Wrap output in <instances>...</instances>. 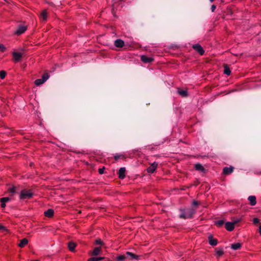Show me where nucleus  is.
<instances>
[{
    "label": "nucleus",
    "instance_id": "c03bdc74",
    "mask_svg": "<svg viewBox=\"0 0 261 261\" xmlns=\"http://www.w3.org/2000/svg\"><path fill=\"white\" fill-rule=\"evenodd\" d=\"M216 7L215 5L213 4V11H215V9H216Z\"/></svg>",
    "mask_w": 261,
    "mask_h": 261
},
{
    "label": "nucleus",
    "instance_id": "ea45409f",
    "mask_svg": "<svg viewBox=\"0 0 261 261\" xmlns=\"http://www.w3.org/2000/svg\"><path fill=\"white\" fill-rule=\"evenodd\" d=\"M88 261H96V257H91L88 259Z\"/></svg>",
    "mask_w": 261,
    "mask_h": 261
},
{
    "label": "nucleus",
    "instance_id": "a878e982",
    "mask_svg": "<svg viewBox=\"0 0 261 261\" xmlns=\"http://www.w3.org/2000/svg\"><path fill=\"white\" fill-rule=\"evenodd\" d=\"M8 192L11 194V195L14 194L16 192V187L14 186L11 187L9 188Z\"/></svg>",
    "mask_w": 261,
    "mask_h": 261
},
{
    "label": "nucleus",
    "instance_id": "20e7f679",
    "mask_svg": "<svg viewBox=\"0 0 261 261\" xmlns=\"http://www.w3.org/2000/svg\"><path fill=\"white\" fill-rule=\"evenodd\" d=\"M192 47L196 51H197L200 55H203L204 51L203 48L201 47L200 45L199 44H196L193 45Z\"/></svg>",
    "mask_w": 261,
    "mask_h": 261
},
{
    "label": "nucleus",
    "instance_id": "ddd939ff",
    "mask_svg": "<svg viewBox=\"0 0 261 261\" xmlns=\"http://www.w3.org/2000/svg\"><path fill=\"white\" fill-rule=\"evenodd\" d=\"M114 45L117 47H122L124 45V42L121 39H117L114 42Z\"/></svg>",
    "mask_w": 261,
    "mask_h": 261
},
{
    "label": "nucleus",
    "instance_id": "b1692460",
    "mask_svg": "<svg viewBox=\"0 0 261 261\" xmlns=\"http://www.w3.org/2000/svg\"><path fill=\"white\" fill-rule=\"evenodd\" d=\"M126 254L127 255H129L131 257V258L132 259H138L139 257L138 256L135 255V254L130 252H126Z\"/></svg>",
    "mask_w": 261,
    "mask_h": 261
},
{
    "label": "nucleus",
    "instance_id": "393cba45",
    "mask_svg": "<svg viewBox=\"0 0 261 261\" xmlns=\"http://www.w3.org/2000/svg\"><path fill=\"white\" fill-rule=\"evenodd\" d=\"M224 73L228 75H230L231 73V70L226 65L224 66Z\"/></svg>",
    "mask_w": 261,
    "mask_h": 261
},
{
    "label": "nucleus",
    "instance_id": "6e6552de",
    "mask_svg": "<svg viewBox=\"0 0 261 261\" xmlns=\"http://www.w3.org/2000/svg\"><path fill=\"white\" fill-rule=\"evenodd\" d=\"M13 60L15 62H18L22 58V54L18 52H13L12 53Z\"/></svg>",
    "mask_w": 261,
    "mask_h": 261
},
{
    "label": "nucleus",
    "instance_id": "37998d69",
    "mask_svg": "<svg viewBox=\"0 0 261 261\" xmlns=\"http://www.w3.org/2000/svg\"><path fill=\"white\" fill-rule=\"evenodd\" d=\"M259 232L261 236V225H260L259 227Z\"/></svg>",
    "mask_w": 261,
    "mask_h": 261
},
{
    "label": "nucleus",
    "instance_id": "1a4fd4ad",
    "mask_svg": "<svg viewBox=\"0 0 261 261\" xmlns=\"http://www.w3.org/2000/svg\"><path fill=\"white\" fill-rule=\"evenodd\" d=\"M141 61L145 63H150L153 61V59L151 57H148L146 56L143 55L141 57Z\"/></svg>",
    "mask_w": 261,
    "mask_h": 261
},
{
    "label": "nucleus",
    "instance_id": "5701e85b",
    "mask_svg": "<svg viewBox=\"0 0 261 261\" xmlns=\"http://www.w3.org/2000/svg\"><path fill=\"white\" fill-rule=\"evenodd\" d=\"M213 222L218 227H221L224 224V221L223 220L215 221Z\"/></svg>",
    "mask_w": 261,
    "mask_h": 261
},
{
    "label": "nucleus",
    "instance_id": "c756f323",
    "mask_svg": "<svg viewBox=\"0 0 261 261\" xmlns=\"http://www.w3.org/2000/svg\"><path fill=\"white\" fill-rule=\"evenodd\" d=\"M9 200H10V199L8 197H3V198H1V202L6 203L7 201H8Z\"/></svg>",
    "mask_w": 261,
    "mask_h": 261
},
{
    "label": "nucleus",
    "instance_id": "f3484780",
    "mask_svg": "<svg viewBox=\"0 0 261 261\" xmlns=\"http://www.w3.org/2000/svg\"><path fill=\"white\" fill-rule=\"evenodd\" d=\"M54 214V211L52 209H48L46 211L44 212V215L48 218H51L53 216Z\"/></svg>",
    "mask_w": 261,
    "mask_h": 261
},
{
    "label": "nucleus",
    "instance_id": "423d86ee",
    "mask_svg": "<svg viewBox=\"0 0 261 261\" xmlns=\"http://www.w3.org/2000/svg\"><path fill=\"white\" fill-rule=\"evenodd\" d=\"M27 30V27L24 25H19L18 29L15 31V34L17 35H20L23 33Z\"/></svg>",
    "mask_w": 261,
    "mask_h": 261
},
{
    "label": "nucleus",
    "instance_id": "49530a36",
    "mask_svg": "<svg viewBox=\"0 0 261 261\" xmlns=\"http://www.w3.org/2000/svg\"><path fill=\"white\" fill-rule=\"evenodd\" d=\"M211 2H212V0H210Z\"/></svg>",
    "mask_w": 261,
    "mask_h": 261
},
{
    "label": "nucleus",
    "instance_id": "4c0bfd02",
    "mask_svg": "<svg viewBox=\"0 0 261 261\" xmlns=\"http://www.w3.org/2000/svg\"><path fill=\"white\" fill-rule=\"evenodd\" d=\"M218 244V241L217 239L213 238V246L217 245Z\"/></svg>",
    "mask_w": 261,
    "mask_h": 261
},
{
    "label": "nucleus",
    "instance_id": "e433bc0d",
    "mask_svg": "<svg viewBox=\"0 0 261 261\" xmlns=\"http://www.w3.org/2000/svg\"><path fill=\"white\" fill-rule=\"evenodd\" d=\"M104 170H105L104 168L99 169V170H98L99 173L100 174H103L104 172Z\"/></svg>",
    "mask_w": 261,
    "mask_h": 261
},
{
    "label": "nucleus",
    "instance_id": "de8ad7c7",
    "mask_svg": "<svg viewBox=\"0 0 261 261\" xmlns=\"http://www.w3.org/2000/svg\"><path fill=\"white\" fill-rule=\"evenodd\" d=\"M213 1H214V0H213Z\"/></svg>",
    "mask_w": 261,
    "mask_h": 261
},
{
    "label": "nucleus",
    "instance_id": "bb28decb",
    "mask_svg": "<svg viewBox=\"0 0 261 261\" xmlns=\"http://www.w3.org/2000/svg\"><path fill=\"white\" fill-rule=\"evenodd\" d=\"M95 244L96 245H100L102 246L104 245L103 241L100 239H96L95 241Z\"/></svg>",
    "mask_w": 261,
    "mask_h": 261
},
{
    "label": "nucleus",
    "instance_id": "c9c22d12",
    "mask_svg": "<svg viewBox=\"0 0 261 261\" xmlns=\"http://www.w3.org/2000/svg\"><path fill=\"white\" fill-rule=\"evenodd\" d=\"M198 202L194 200L192 202V207L194 208V207L195 206L198 205Z\"/></svg>",
    "mask_w": 261,
    "mask_h": 261
},
{
    "label": "nucleus",
    "instance_id": "c85d7f7f",
    "mask_svg": "<svg viewBox=\"0 0 261 261\" xmlns=\"http://www.w3.org/2000/svg\"><path fill=\"white\" fill-rule=\"evenodd\" d=\"M126 258V256L124 255H120L117 256V259L118 260H123Z\"/></svg>",
    "mask_w": 261,
    "mask_h": 261
},
{
    "label": "nucleus",
    "instance_id": "9d476101",
    "mask_svg": "<svg viewBox=\"0 0 261 261\" xmlns=\"http://www.w3.org/2000/svg\"><path fill=\"white\" fill-rule=\"evenodd\" d=\"M225 227L228 231H231L234 228V223L230 222H227L225 223Z\"/></svg>",
    "mask_w": 261,
    "mask_h": 261
},
{
    "label": "nucleus",
    "instance_id": "473e14b6",
    "mask_svg": "<svg viewBox=\"0 0 261 261\" xmlns=\"http://www.w3.org/2000/svg\"><path fill=\"white\" fill-rule=\"evenodd\" d=\"M5 50H6L5 46L2 44H0V50L2 52H4L5 51Z\"/></svg>",
    "mask_w": 261,
    "mask_h": 261
},
{
    "label": "nucleus",
    "instance_id": "79ce46f5",
    "mask_svg": "<svg viewBox=\"0 0 261 261\" xmlns=\"http://www.w3.org/2000/svg\"><path fill=\"white\" fill-rule=\"evenodd\" d=\"M1 206L2 207H5L6 206L5 202H1Z\"/></svg>",
    "mask_w": 261,
    "mask_h": 261
},
{
    "label": "nucleus",
    "instance_id": "58836bf2",
    "mask_svg": "<svg viewBox=\"0 0 261 261\" xmlns=\"http://www.w3.org/2000/svg\"><path fill=\"white\" fill-rule=\"evenodd\" d=\"M96 261H100L104 258L103 257H95Z\"/></svg>",
    "mask_w": 261,
    "mask_h": 261
},
{
    "label": "nucleus",
    "instance_id": "2f4dec72",
    "mask_svg": "<svg viewBox=\"0 0 261 261\" xmlns=\"http://www.w3.org/2000/svg\"><path fill=\"white\" fill-rule=\"evenodd\" d=\"M122 158H123V155L121 154H116L114 156V158H115V160H117Z\"/></svg>",
    "mask_w": 261,
    "mask_h": 261
},
{
    "label": "nucleus",
    "instance_id": "7ed1b4c3",
    "mask_svg": "<svg viewBox=\"0 0 261 261\" xmlns=\"http://www.w3.org/2000/svg\"><path fill=\"white\" fill-rule=\"evenodd\" d=\"M49 77V75L47 73H45L43 74L42 79H37L35 81V84L37 86H40L43 84Z\"/></svg>",
    "mask_w": 261,
    "mask_h": 261
},
{
    "label": "nucleus",
    "instance_id": "a19ab883",
    "mask_svg": "<svg viewBox=\"0 0 261 261\" xmlns=\"http://www.w3.org/2000/svg\"><path fill=\"white\" fill-rule=\"evenodd\" d=\"M240 221V219H237L236 220H234L232 223H234V225Z\"/></svg>",
    "mask_w": 261,
    "mask_h": 261
},
{
    "label": "nucleus",
    "instance_id": "dca6fc26",
    "mask_svg": "<svg viewBox=\"0 0 261 261\" xmlns=\"http://www.w3.org/2000/svg\"><path fill=\"white\" fill-rule=\"evenodd\" d=\"M68 248L70 250V251H71L72 252H74L75 250V248L76 246V243H75L73 242H69L68 243Z\"/></svg>",
    "mask_w": 261,
    "mask_h": 261
},
{
    "label": "nucleus",
    "instance_id": "4468645a",
    "mask_svg": "<svg viewBox=\"0 0 261 261\" xmlns=\"http://www.w3.org/2000/svg\"><path fill=\"white\" fill-rule=\"evenodd\" d=\"M40 18L42 21H45L47 18V13L46 10H43L40 14Z\"/></svg>",
    "mask_w": 261,
    "mask_h": 261
},
{
    "label": "nucleus",
    "instance_id": "aec40b11",
    "mask_svg": "<svg viewBox=\"0 0 261 261\" xmlns=\"http://www.w3.org/2000/svg\"><path fill=\"white\" fill-rule=\"evenodd\" d=\"M195 168L196 170L199 171L201 172H205V169L203 168V167L200 164H196L195 165Z\"/></svg>",
    "mask_w": 261,
    "mask_h": 261
},
{
    "label": "nucleus",
    "instance_id": "72a5a7b5",
    "mask_svg": "<svg viewBox=\"0 0 261 261\" xmlns=\"http://www.w3.org/2000/svg\"><path fill=\"white\" fill-rule=\"evenodd\" d=\"M253 222L254 224H258L259 223V220L258 218H255L253 219Z\"/></svg>",
    "mask_w": 261,
    "mask_h": 261
},
{
    "label": "nucleus",
    "instance_id": "39448f33",
    "mask_svg": "<svg viewBox=\"0 0 261 261\" xmlns=\"http://www.w3.org/2000/svg\"><path fill=\"white\" fill-rule=\"evenodd\" d=\"M158 164L156 162H154L151 164L149 167L147 169V171L148 173H152L154 172L158 167Z\"/></svg>",
    "mask_w": 261,
    "mask_h": 261
},
{
    "label": "nucleus",
    "instance_id": "cd10ccee",
    "mask_svg": "<svg viewBox=\"0 0 261 261\" xmlns=\"http://www.w3.org/2000/svg\"><path fill=\"white\" fill-rule=\"evenodd\" d=\"M6 73L5 71L2 70L0 71V77L4 79L6 76Z\"/></svg>",
    "mask_w": 261,
    "mask_h": 261
},
{
    "label": "nucleus",
    "instance_id": "9b49d317",
    "mask_svg": "<svg viewBox=\"0 0 261 261\" xmlns=\"http://www.w3.org/2000/svg\"><path fill=\"white\" fill-rule=\"evenodd\" d=\"M233 169L234 168L232 166L229 167H225L223 169V172L226 175H228L233 172Z\"/></svg>",
    "mask_w": 261,
    "mask_h": 261
},
{
    "label": "nucleus",
    "instance_id": "f704fd0d",
    "mask_svg": "<svg viewBox=\"0 0 261 261\" xmlns=\"http://www.w3.org/2000/svg\"><path fill=\"white\" fill-rule=\"evenodd\" d=\"M208 242L211 245H212V236L210 235L208 237Z\"/></svg>",
    "mask_w": 261,
    "mask_h": 261
},
{
    "label": "nucleus",
    "instance_id": "f03ea898",
    "mask_svg": "<svg viewBox=\"0 0 261 261\" xmlns=\"http://www.w3.org/2000/svg\"><path fill=\"white\" fill-rule=\"evenodd\" d=\"M33 196V193L31 190H22L19 195V198L21 199H29Z\"/></svg>",
    "mask_w": 261,
    "mask_h": 261
},
{
    "label": "nucleus",
    "instance_id": "7c9ffc66",
    "mask_svg": "<svg viewBox=\"0 0 261 261\" xmlns=\"http://www.w3.org/2000/svg\"><path fill=\"white\" fill-rule=\"evenodd\" d=\"M7 231V229L4 226L0 225V231L5 232Z\"/></svg>",
    "mask_w": 261,
    "mask_h": 261
},
{
    "label": "nucleus",
    "instance_id": "a211bd4d",
    "mask_svg": "<svg viewBox=\"0 0 261 261\" xmlns=\"http://www.w3.org/2000/svg\"><path fill=\"white\" fill-rule=\"evenodd\" d=\"M242 244L240 243H233L231 245V248L234 250H239L241 248Z\"/></svg>",
    "mask_w": 261,
    "mask_h": 261
},
{
    "label": "nucleus",
    "instance_id": "f8f14e48",
    "mask_svg": "<svg viewBox=\"0 0 261 261\" xmlns=\"http://www.w3.org/2000/svg\"><path fill=\"white\" fill-rule=\"evenodd\" d=\"M125 168L124 167L120 168L119 170V172H118L119 178L120 179H123L125 176Z\"/></svg>",
    "mask_w": 261,
    "mask_h": 261
},
{
    "label": "nucleus",
    "instance_id": "4be33fe9",
    "mask_svg": "<svg viewBox=\"0 0 261 261\" xmlns=\"http://www.w3.org/2000/svg\"><path fill=\"white\" fill-rule=\"evenodd\" d=\"M178 93L182 97H186L188 96L187 91L182 89H178Z\"/></svg>",
    "mask_w": 261,
    "mask_h": 261
},
{
    "label": "nucleus",
    "instance_id": "0eeeda50",
    "mask_svg": "<svg viewBox=\"0 0 261 261\" xmlns=\"http://www.w3.org/2000/svg\"><path fill=\"white\" fill-rule=\"evenodd\" d=\"M215 255L217 258L223 255L224 253V251L222 247H218L215 249Z\"/></svg>",
    "mask_w": 261,
    "mask_h": 261
},
{
    "label": "nucleus",
    "instance_id": "a18cd8bd",
    "mask_svg": "<svg viewBox=\"0 0 261 261\" xmlns=\"http://www.w3.org/2000/svg\"><path fill=\"white\" fill-rule=\"evenodd\" d=\"M220 2H222V0H218Z\"/></svg>",
    "mask_w": 261,
    "mask_h": 261
},
{
    "label": "nucleus",
    "instance_id": "2eb2a0df",
    "mask_svg": "<svg viewBox=\"0 0 261 261\" xmlns=\"http://www.w3.org/2000/svg\"><path fill=\"white\" fill-rule=\"evenodd\" d=\"M248 200L250 202L251 205L253 206L256 204V197L254 196H249L248 198Z\"/></svg>",
    "mask_w": 261,
    "mask_h": 261
},
{
    "label": "nucleus",
    "instance_id": "412c9836",
    "mask_svg": "<svg viewBox=\"0 0 261 261\" xmlns=\"http://www.w3.org/2000/svg\"><path fill=\"white\" fill-rule=\"evenodd\" d=\"M28 243V240L26 238L22 239L19 244H18L19 247L22 248Z\"/></svg>",
    "mask_w": 261,
    "mask_h": 261
},
{
    "label": "nucleus",
    "instance_id": "f257e3e1",
    "mask_svg": "<svg viewBox=\"0 0 261 261\" xmlns=\"http://www.w3.org/2000/svg\"><path fill=\"white\" fill-rule=\"evenodd\" d=\"M195 208L191 207L181 211L180 218L184 219L191 218L195 212Z\"/></svg>",
    "mask_w": 261,
    "mask_h": 261
},
{
    "label": "nucleus",
    "instance_id": "6ab92c4d",
    "mask_svg": "<svg viewBox=\"0 0 261 261\" xmlns=\"http://www.w3.org/2000/svg\"><path fill=\"white\" fill-rule=\"evenodd\" d=\"M101 251V247L95 248L91 253V255L93 256H96L98 255Z\"/></svg>",
    "mask_w": 261,
    "mask_h": 261
}]
</instances>
